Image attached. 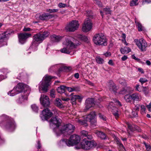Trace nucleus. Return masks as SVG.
<instances>
[{"instance_id":"obj_1","label":"nucleus","mask_w":151,"mask_h":151,"mask_svg":"<svg viewBox=\"0 0 151 151\" xmlns=\"http://www.w3.org/2000/svg\"><path fill=\"white\" fill-rule=\"evenodd\" d=\"M72 42L70 39H66L65 41L63 42L64 47L61 50V52L63 53L69 54L73 48L76 47V46L80 44V42L76 39L71 38Z\"/></svg>"},{"instance_id":"obj_2","label":"nucleus","mask_w":151,"mask_h":151,"mask_svg":"<svg viewBox=\"0 0 151 151\" xmlns=\"http://www.w3.org/2000/svg\"><path fill=\"white\" fill-rule=\"evenodd\" d=\"M49 34L47 31H45L43 32H39L35 35L33 36L34 40L32 43L30 47L32 48H36L38 45V43L42 42L48 37Z\"/></svg>"},{"instance_id":"obj_3","label":"nucleus","mask_w":151,"mask_h":151,"mask_svg":"<svg viewBox=\"0 0 151 151\" xmlns=\"http://www.w3.org/2000/svg\"><path fill=\"white\" fill-rule=\"evenodd\" d=\"M54 77L47 75L43 78L39 85V90L40 92L42 91L45 92L47 91L48 87L51 84V80Z\"/></svg>"},{"instance_id":"obj_4","label":"nucleus","mask_w":151,"mask_h":151,"mask_svg":"<svg viewBox=\"0 0 151 151\" xmlns=\"http://www.w3.org/2000/svg\"><path fill=\"white\" fill-rule=\"evenodd\" d=\"M5 121H2L0 123V125L1 127H4L10 131L14 130L16 127L14 119L11 117L4 115Z\"/></svg>"},{"instance_id":"obj_5","label":"nucleus","mask_w":151,"mask_h":151,"mask_svg":"<svg viewBox=\"0 0 151 151\" xmlns=\"http://www.w3.org/2000/svg\"><path fill=\"white\" fill-rule=\"evenodd\" d=\"M93 40L94 43L96 45L106 46L107 44V40L102 33L95 35L93 37Z\"/></svg>"},{"instance_id":"obj_6","label":"nucleus","mask_w":151,"mask_h":151,"mask_svg":"<svg viewBox=\"0 0 151 151\" xmlns=\"http://www.w3.org/2000/svg\"><path fill=\"white\" fill-rule=\"evenodd\" d=\"M96 146V143L93 141H87L84 139L80 144L79 147L76 146V147L78 149L82 148L86 150L94 147Z\"/></svg>"},{"instance_id":"obj_7","label":"nucleus","mask_w":151,"mask_h":151,"mask_svg":"<svg viewBox=\"0 0 151 151\" xmlns=\"http://www.w3.org/2000/svg\"><path fill=\"white\" fill-rule=\"evenodd\" d=\"M75 127L72 124H69L62 127L60 132V134H64L65 135L72 134L74 130Z\"/></svg>"},{"instance_id":"obj_8","label":"nucleus","mask_w":151,"mask_h":151,"mask_svg":"<svg viewBox=\"0 0 151 151\" xmlns=\"http://www.w3.org/2000/svg\"><path fill=\"white\" fill-rule=\"evenodd\" d=\"M79 25L78 21L73 20L67 24L65 29L67 32H73L77 29Z\"/></svg>"},{"instance_id":"obj_9","label":"nucleus","mask_w":151,"mask_h":151,"mask_svg":"<svg viewBox=\"0 0 151 151\" xmlns=\"http://www.w3.org/2000/svg\"><path fill=\"white\" fill-rule=\"evenodd\" d=\"M99 101L97 103L95 101L94 99L93 98H88L86 101V106L84 109V111L86 112L91 107L94 106L95 105H97L101 101V99L99 100Z\"/></svg>"},{"instance_id":"obj_10","label":"nucleus","mask_w":151,"mask_h":151,"mask_svg":"<svg viewBox=\"0 0 151 151\" xmlns=\"http://www.w3.org/2000/svg\"><path fill=\"white\" fill-rule=\"evenodd\" d=\"M134 42L142 51H145L147 47L146 42L143 38H141L139 40L135 39Z\"/></svg>"},{"instance_id":"obj_11","label":"nucleus","mask_w":151,"mask_h":151,"mask_svg":"<svg viewBox=\"0 0 151 151\" xmlns=\"http://www.w3.org/2000/svg\"><path fill=\"white\" fill-rule=\"evenodd\" d=\"M80 139L79 136L76 135H71L68 140V146H73L78 144Z\"/></svg>"},{"instance_id":"obj_12","label":"nucleus","mask_w":151,"mask_h":151,"mask_svg":"<svg viewBox=\"0 0 151 151\" xmlns=\"http://www.w3.org/2000/svg\"><path fill=\"white\" fill-rule=\"evenodd\" d=\"M31 35V33H21L19 34L18 37L19 43L21 44L24 43L27 39Z\"/></svg>"},{"instance_id":"obj_13","label":"nucleus","mask_w":151,"mask_h":151,"mask_svg":"<svg viewBox=\"0 0 151 151\" xmlns=\"http://www.w3.org/2000/svg\"><path fill=\"white\" fill-rule=\"evenodd\" d=\"M92 27V23L90 19H86L83 24L82 30L83 32H87L90 31Z\"/></svg>"},{"instance_id":"obj_14","label":"nucleus","mask_w":151,"mask_h":151,"mask_svg":"<svg viewBox=\"0 0 151 151\" xmlns=\"http://www.w3.org/2000/svg\"><path fill=\"white\" fill-rule=\"evenodd\" d=\"M86 121L90 122L91 125L93 126H95L97 124L95 114H88L85 117Z\"/></svg>"},{"instance_id":"obj_15","label":"nucleus","mask_w":151,"mask_h":151,"mask_svg":"<svg viewBox=\"0 0 151 151\" xmlns=\"http://www.w3.org/2000/svg\"><path fill=\"white\" fill-rule=\"evenodd\" d=\"M40 100L41 103L44 107L48 106L50 105L49 98L48 96L46 95L41 94Z\"/></svg>"},{"instance_id":"obj_16","label":"nucleus","mask_w":151,"mask_h":151,"mask_svg":"<svg viewBox=\"0 0 151 151\" xmlns=\"http://www.w3.org/2000/svg\"><path fill=\"white\" fill-rule=\"evenodd\" d=\"M108 108L109 112L113 113H118L119 112L118 109L115 106V104L113 101L109 102L108 106Z\"/></svg>"},{"instance_id":"obj_17","label":"nucleus","mask_w":151,"mask_h":151,"mask_svg":"<svg viewBox=\"0 0 151 151\" xmlns=\"http://www.w3.org/2000/svg\"><path fill=\"white\" fill-rule=\"evenodd\" d=\"M109 91L111 92H116L117 90V87L114 83L111 80H110L108 82L107 85Z\"/></svg>"},{"instance_id":"obj_18","label":"nucleus","mask_w":151,"mask_h":151,"mask_svg":"<svg viewBox=\"0 0 151 151\" xmlns=\"http://www.w3.org/2000/svg\"><path fill=\"white\" fill-rule=\"evenodd\" d=\"M28 93H26V92L24 91V93H22L21 94L20 96L17 99V101L18 103L21 104L23 103L24 100H27V96L28 95Z\"/></svg>"},{"instance_id":"obj_19","label":"nucleus","mask_w":151,"mask_h":151,"mask_svg":"<svg viewBox=\"0 0 151 151\" xmlns=\"http://www.w3.org/2000/svg\"><path fill=\"white\" fill-rule=\"evenodd\" d=\"M50 122L56 126V129L58 130V127L60 125L61 122V120L58 119L56 117H53L50 120Z\"/></svg>"},{"instance_id":"obj_20","label":"nucleus","mask_w":151,"mask_h":151,"mask_svg":"<svg viewBox=\"0 0 151 151\" xmlns=\"http://www.w3.org/2000/svg\"><path fill=\"white\" fill-rule=\"evenodd\" d=\"M126 124L128 126V127L131 131H137L138 132L141 131V129L139 127L134 125H131L128 122H126Z\"/></svg>"},{"instance_id":"obj_21","label":"nucleus","mask_w":151,"mask_h":151,"mask_svg":"<svg viewBox=\"0 0 151 151\" xmlns=\"http://www.w3.org/2000/svg\"><path fill=\"white\" fill-rule=\"evenodd\" d=\"M53 17L51 14L45 13L40 14L39 18L41 20H45L52 18Z\"/></svg>"},{"instance_id":"obj_22","label":"nucleus","mask_w":151,"mask_h":151,"mask_svg":"<svg viewBox=\"0 0 151 151\" xmlns=\"http://www.w3.org/2000/svg\"><path fill=\"white\" fill-rule=\"evenodd\" d=\"M27 86L23 83H20L17 84L15 88L19 93L21 92L24 89L27 88Z\"/></svg>"},{"instance_id":"obj_23","label":"nucleus","mask_w":151,"mask_h":151,"mask_svg":"<svg viewBox=\"0 0 151 151\" xmlns=\"http://www.w3.org/2000/svg\"><path fill=\"white\" fill-rule=\"evenodd\" d=\"M58 66L60 67L59 70V73H60L62 71L69 72L72 69L71 67H67L63 65H59Z\"/></svg>"},{"instance_id":"obj_24","label":"nucleus","mask_w":151,"mask_h":151,"mask_svg":"<svg viewBox=\"0 0 151 151\" xmlns=\"http://www.w3.org/2000/svg\"><path fill=\"white\" fill-rule=\"evenodd\" d=\"M50 40L53 42H58L60 41L62 39V37L60 36L53 35L50 37Z\"/></svg>"},{"instance_id":"obj_25","label":"nucleus","mask_w":151,"mask_h":151,"mask_svg":"<svg viewBox=\"0 0 151 151\" xmlns=\"http://www.w3.org/2000/svg\"><path fill=\"white\" fill-rule=\"evenodd\" d=\"M76 38L78 40L83 41L87 42H88L89 40L87 37L81 35H77Z\"/></svg>"},{"instance_id":"obj_26","label":"nucleus","mask_w":151,"mask_h":151,"mask_svg":"<svg viewBox=\"0 0 151 151\" xmlns=\"http://www.w3.org/2000/svg\"><path fill=\"white\" fill-rule=\"evenodd\" d=\"M132 100L134 101H140L141 99L140 96L139 94L137 93H134L131 94Z\"/></svg>"},{"instance_id":"obj_27","label":"nucleus","mask_w":151,"mask_h":151,"mask_svg":"<svg viewBox=\"0 0 151 151\" xmlns=\"http://www.w3.org/2000/svg\"><path fill=\"white\" fill-rule=\"evenodd\" d=\"M61 64H57L52 66L49 68V72H56L57 70H58L59 73V70L60 67H59V65H61Z\"/></svg>"},{"instance_id":"obj_28","label":"nucleus","mask_w":151,"mask_h":151,"mask_svg":"<svg viewBox=\"0 0 151 151\" xmlns=\"http://www.w3.org/2000/svg\"><path fill=\"white\" fill-rule=\"evenodd\" d=\"M53 114H41L40 116L43 121L47 120L52 116Z\"/></svg>"},{"instance_id":"obj_29","label":"nucleus","mask_w":151,"mask_h":151,"mask_svg":"<svg viewBox=\"0 0 151 151\" xmlns=\"http://www.w3.org/2000/svg\"><path fill=\"white\" fill-rule=\"evenodd\" d=\"M82 98H83L80 96L75 95L72 96L70 98V100L73 104H76V101L78 99L80 101H81Z\"/></svg>"},{"instance_id":"obj_30","label":"nucleus","mask_w":151,"mask_h":151,"mask_svg":"<svg viewBox=\"0 0 151 151\" xmlns=\"http://www.w3.org/2000/svg\"><path fill=\"white\" fill-rule=\"evenodd\" d=\"M7 32H4L1 34H0V42H3L6 40L8 34L9 33H7Z\"/></svg>"},{"instance_id":"obj_31","label":"nucleus","mask_w":151,"mask_h":151,"mask_svg":"<svg viewBox=\"0 0 151 151\" xmlns=\"http://www.w3.org/2000/svg\"><path fill=\"white\" fill-rule=\"evenodd\" d=\"M132 90V88L130 87L125 86L120 91V93L122 94H125L129 93Z\"/></svg>"},{"instance_id":"obj_32","label":"nucleus","mask_w":151,"mask_h":151,"mask_svg":"<svg viewBox=\"0 0 151 151\" xmlns=\"http://www.w3.org/2000/svg\"><path fill=\"white\" fill-rule=\"evenodd\" d=\"M67 90L69 92L78 91L80 90L78 86H73L72 87L65 86V90Z\"/></svg>"},{"instance_id":"obj_33","label":"nucleus","mask_w":151,"mask_h":151,"mask_svg":"<svg viewBox=\"0 0 151 151\" xmlns=\"http://www.w3.org/2000/svg\"><path fill=\"white\" fill-rule=\"evenodd\" d=\"M76 122H78L79 124L82 125H84L85 126H87L88 124L87 123L86 119V118L85 120H82L81 119H79L78 118H76L75 119Z\"/></svg>"},{"instance_id":"obj_34","label":"nucleus","mask_w":151,"mask_h":151,"mask_svg":"<svg viewBox=\"0 0 151 151\" xmlns=\"http://www.w3.org/2000/svg\"><path fill=\"white\" fill-rule=\"evenodd\" d=\"M96 134L98 137L102 139H106V135L103 132L98 131L96 132Z\"/></svg>"},{"instance_id":"obj_35","label":"nucleus","mask_w":151,"mask_h":151,"mask_svg":"<svg viewBox=\"0 0 151 151\" xmlns=\"http://www.w3.org/2000/svg\"><path fill=\"white\" fill-rule=\"evenodd\" d=\"M121 53L124 54L125 53H128L131 51V49L128 47H125L121 48L120 50Z\"/></svg>"},{"instance_id":"obj_36","label":"nucleus","mask_w":151,"mask_h":151,"mask_svg":"<svg viewBox=\"0 0 151 151\" xmlns=\"http://www.w3.org/2000/svg\"><path fill=\"white\" fill-rule=\"evenodd\" d=\"M19 93L15 88L14 87L12 90L9 91L8 93V94L10 96H14Z\"/></svg>"},{"instance_id":"obj_37","label":"nucleus","mask_w":151,"mask_h":151,"mask_svg":"<svg viewBox=\"0 0 151 151\" xmlns=\"http://www.w3.org/2000/svg\"><path fill=\"white\" fill-rule=\"evenodd\" d=\"M68 140L67 139H62L59 143V145L60 146H64L67 145L68 146Z\"/></svg>"},{"instance_id":"obj_38","label":"nucleus","mask_w":151,"mask_h":151,"mask_svg":"<svg viewBox=\"0 0 151 151\" xmlns=\"http://www.w3.org/2000/svg\"><path fill=\"white\" fill-rule=\"evenodd\" d=\"M65 90V86H61L58 87L57 89V92L60 93H64Z\"/></svg>"},{"instance_id":"obj_39","label":"nucleus","mask_w":151,"mask_h":151,"mask_svg":"<svg viewBox=\"0 0 151 151\" xmlns=\"http://www.w3.org/2000/svg\"><path fill=\"white\" fill-rule=\"evenodd\" d=\"M31 107L32 111L36 113L38 112L39 108L36 104H32L31 106Z\"/></svg>"},{"instance_id":"obj_40","label":"nucleus","mask_w":151,"mask_h":151,"mask_svg":"<svg viewBox=\"0 0 151 151\" xmlns=\"http://www.w3.org/2000/svg\"><path fill=\"white\" fill-rule=\"evenodd\" d=\"M124 99L127 102H131L132 100L131 95H126L124 96Z\"/></svg>"},{"instance_id":"obj_41","label":"nucleus","mask_w":151,"mask_h":151,"mask_svg":"<svg viewBox=\"0 0 151 151\" xmlns=\"http://www.w3.org/2000/svg\"><path fill=\"white\" fill-rule=\"evenodd\" d=\"M55 104L58 107L62 105L61 100L58 98H56L55 101Z\"/></svg>"},{"instance_id":"obj_42","label":"nucleus","mask_w":151,"mask_h":151,"mask_svg":"<svg viewBox=\"0 0 151 151\" xmlns=\"http://www.w3.org/2000/svg\"><path fill=\"white\" fill-rule=\"evenodd\" d=\"M135 21L136 25L138 27V30L139 31H142V26L141 24L139 22L137 21L136 19H135Z\"/></svg>"},{"instance_id":"obj_43","label":"nucleus","mask_w":151,"mask_h":151,"mask_svg":"<svg viewBox=\"0 0 151 151\" xmlns=\"http://www.w3.org/2000/svg\"><path fill=\"white\" fill-rule=\"evenodd\" d=\"M103 11L106 14H111V10L110 8L108 7H106L105 8H104L103 9Z\"/></svg>"},{"instance_id":"obj_44","label":"nucleus","mask_w":151,"mask_h":151,"mask_svg":"<svg viewBox=\"0 0 151 151\" xmlns=\"http://www.w3.org/2000/svg\"><path fill=\"white\" fill-rule=\"evenodd\" d=\"M23 31L24 32H30L32 33H33L35 30L34 29H31L29 27H24L23 29Z\"/></svg>"},{"instance_id":"obj_45","label":"nucleus","mask_w":151,"mask_h":151,"mask_svg":"<svg viewBox=\"0 0 151 151\" xmlns=\"http://www.w3.org/2000/svg\"><path fill=\"white\" fill-rule=\"evenodd\" d=\"M138 4V0H132L130 2V6H137Z\"/></svg>"},{"instance_id":"obj_46","label":"nucleus","mask_w":151,"mask_h":151,"mask_svg":"<svg viewBox=\"0 0 151 151\" xmlns=\"http://www.w3.org/2000/svg\"><path fill=\"white\" fill-rule=\"evenodd\" d=\"M96 60L97 62L99 64H102L104 62L103 59L100 57H96Z\"/></svg>"},{"instance_id":"obj_47","label":"nucleus","mask_w":151,"mask_h":151,"mask_svg":"<svg viewBox=\"0 0 151 151\" xmlns=\"http://www.w3.org/2000/svg\"><path fill=\"white\" fill-rule=\"evenodd\" d=\"M41 112V113H52V112H51L50 109L48 108L42 110Z\"/></svg>"},{"instance_id":"obj_48","label":"nucleus","mask_w":151,"mask_h":151,"mask_svg":"<svg viewBox=\"0 0 151 151\" xmlns=\"http://www.w3.org/2000/svg\"><path fill=\"white\" fill-rule=\"evenodd\" d=\"M58 9H47L46 10V12L50 13L56 12H58Z\"/></svg>"},{"instance_id":"obj_49","label":"nucleus","mask_w":151,"mask_h":151,"mask_svg":"<svg viewBox=\"0 0 151 151\" xmlns=\"http://www.w3.org/2000/svg\"><path fill=\"white\" fill-rule=\"evenodd\" d=\"M142 85L147 82L148 80L145 78H141L139 80Z\"/></svg>"},{"instance_id":"obj_50","label":"nucleus","mask_w":151,"mask_h":151,"mask_svg":"<svg viewBox=\"0 0 151 151\" xmlns=\"http://www.w3.org/2000/svg\"><path fill=\"white\" fill-rule=\"evenodd\" d=\"M143 143L145 145L146 149L147 151L151 150V146L150 145L147 144L145 142H144Z\"/></svg>"},{"instance_id":"obj_51","label":"nucleus","mask_w":151,"mask_h":151,"mask_svg":"<svg viewBox=\"0 0 151 151\" xmlns=\"http://www.w3.org/2000/svg\"><path fill=\"white\" fill-rule=\"evenodd\" d=\"M67 5L65 4H63L62 3H59L58 4V6L60 8H63L65 7Z\"/></svg>"},{"instance_id":"obj_52","label":"nucleus","mask_w":151,"mask_h":151,"mask_svg":"<svg viewBox=\"0 0 151 151\" xmlns=\"http://www.w3.org/2000/svg\"><path fill=\"white\" fill-rule=\"evenodd\" d=\"M129 117L133 118L138 116V114H129L128 115Z\"/></svg>"},{"instance_id":"obj_53","label":"nucleus","mask_w":151,"mask_h":151,"mask_svg":"<svg viewBox=\"0 0 151 151\" xmlns=\"http://www.w3.org/2000/svg\"><path fill=\"white\" fill-rule=\"evenodd\" d=\"M116 144L118 145L120 147H124V146L120 142V141L118 140H116Z\"/></svg>"},{"instance_id":"obj_54","label":"nucleus","mask_w":151,"mask_h":151,"mask_svg":"<svg viewBox=\"0 0 151 151\" xmlns=\"http://www.w3.org/2000/svg\"><path fill=\"white\" fill-rule=\"evenodd\" d=\"M94 2L99 6H102V3L100 1L98 0H95Z\"/></svg>"},{"instance_id":"obj_55","label":"nucleus","mask_w":151,"mask_h":151,"mask_svg":"<svg viewBox=\"0 0 151 151\" xmlns=\"http://www.w3.org/2000/svg\"><path fill=\"white\" fill-rule=\"evenodd\" d=\"M141 110L142 112L144 113V112H145L146 109L145 106L144 105H141Z\"/></svg>"},{"instance_id":"obj_56","label":"nucleus","mask_w":151,"mask_h":151,"mask_svg":"<svg viewBox=\"0 0 151 151\" xmlns=\"http://www.w3.org/2000/svg\"><path fill=\"white\" fill-rule=\"evenodd\" d=\"M99 117L100 119H103L104 121L106 120V117L102 114H99Z\"/></svg>"},{"instance_id":"obj_57","label":"nucleus","mask_w":151,"mask_h":151,"mask_svg":"<svg viewBox=\"0 0 151 151\" xmlns=\"http://www.w3.org/2000/svg\"><path fill=\"white\" fill-rule=\"evenodd\" d=\"M82 135L84 137H86L87 136V134H88V132L85 131H83L81 132Z\"/></svg>"},{"instance_id":"obj_58","label":"nucleus","mask_w":151,"mask_h":151,"mask_svg":"<svg viewBox=\"0 0 151 151\" xmlns=\"http://www.w3.org/2000/svg\"><path fill=\"white\" fill-rule=\"evenodd\" d=\"M143 91L145 95H147L148 93V91L146 87H144Z\"/></svg>"},{"instance_id":"obj_59","label":"nucleus","mask_w":151,"mask_h":151,"mask_svg":"<svg viewBox=\"0 0 151 151\" xmlns=\"http://www.w3.org/2000/svg\"><path fill=\"white\" fill-rule=\"evenodd\" d=\"M146 107L150 112H151V103H150L149 104L146 105Z\"/></svg>"},{"instance_id":"obj_60","label":"nucleus","mask_w":151,"mask_h":151,"mask_svg":"<svg viewBox=\"0 0 151 151\" xmlns=\"http://www.w3.org/2000/svg\"><path fill=\"white\" fill-rule=\"evenodd\" d=\"M132 59L137 60L138 61H139L140 60V59L137 58L134 55H132Z\"/></svg>"},{"instance_id":"obj_61","label":"nucleus","mask_w":151,"mask_h":151,"mask_svg":"<svg viewBox=\"0 0 151 151\" xmlns=\"http://www.w3.org/2000/svg\"><path fill=\"white\" fill-rule=\"evenodd\" d=\"M139 84H137L135 86V88L136 90L140 91V88L139 87Z\"/></svg>"},{"instance_id":"obj_62","label":"nucleus","mask_w":151,"mask_h":151,"mask_svg":"<svg viewBox=\"0 0 151 151\" xmlns=\"http://www.w3.org/2000/svg\"><path fill=\"white\" fill-rule=\"evenodd\" d=\"M144 2L147 3V4L151 3V0H143V2Z\"/></svg>"},{"instance_id":"obj_63","label":"nucleus","mask_w":151,"mask_h":151,"mask_svg":"<svg viewBox=\"0 0 151 151\" xmlns=\"http://www.w3.org/2000/svg\"><path fill=\"white\" fill-rule=\"evenodd\" d=\"M127 58V57L126 55H124L122 58V60L123 61L125 60Z\"/></svg>"},{"instance_id":"obj_64","label":"nucleus","mask_w":151,"mask_h":151,"mask_svg":"<svg viewBox=\"0 0 151 151\" xmlns=\"http://www.w3.org/2000/svg\"><path fill=\"white\" fill-rule=\"evenodd\" d=\"M104 55L106 57H108L110 56L111 53L109 52H107L105 53H104Z\"/></svg>"}]
</instances>
